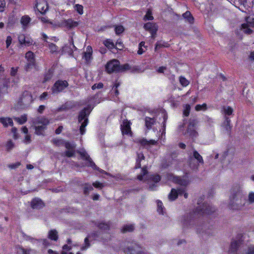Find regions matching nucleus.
<instances>
[{
    "label": "nucleus",
    "mask_w": 254,
    "mask_h": 254,
    "mask_svg": "<svg viewBox=\"0 0 254 254\" xmlns=\"http://www.w3.org/2000/svg\"><path fill=\"white\" fill-rule=\"evenodd\" d=\"M195 109L196 111H205L207 109V105L205 103L196 105Z\"/></svg>",
    "instance_id": "obj_40"
},
{
    "label": "nucleus",
    "mask_w": 254,
    "mask_h": 254,
    "mask_svg": "<svg viewBox=\"0 0 254 254\" xmlns=\"http://www.w3.org/2000/svg\"><path fill=\"white\" fill-rule=\"evenodd\" d=\"M68 85L67 82L66 81L59 80L57 81L53 88L52 91L53 93H58L63 91Z\"/></svg>",
    "instance_id": "obj_9"
},
{
    "label": "nucleus",
    "mask_w": 254,
    "mask_h": 254,
    "mask_svg": "<svg viewBox=\"0 0 254 254\" xmlns=\"http://www.w3.org/2000/svg\"><path fill=\"white\" fill-rule=\"evenodd\" d=\"M139 181L147 182L150 190H154L156 185L155 183L160 181V177L158 175H149L146 167H143L141 170V174L137 176Z\"/></svg>",
    "instance_id": "obj_1"
},
{
    "label": "nucleus",
    "mask_w": 254,
    "mask_h": 254,
    "mask_svg": "<svg viewBox=\"0 0 254 254\" xmlns=\"http://www.w3.org/2000/svg\"><path fill=\"white\" fill-rule=\"evenodd\" d=\"M12 42V38L10 36H8L6 38L5 43H6V48H8L10 45L11 44Z\"/></svg>",
    "instance_id": "obj_51"
},
{
    "label": "nucleus",
    "mask_w": 254,
    "mask_h": 254,
    "mask_svg": "<svg viewBox=\"0 0 254 254\" xmlns=\"http://www.w3.org/2000/svg\"><path fill=\"white\" fill-rule=\"evenodd\" d=\"M14 147V144L11 140L8 141L5 145V147L7 150L10 151Z\"/></svg>",
    "instance_id": "obj_48"
},
{
    "label": "nucleus",
    "mask_w": 254,
    "mask_h": 254,
    "mask_svg": "<svg viewBox=\"0 0 254 254\" xmlns=\"http://www.w3.org/2000/svg\"><path fill=\"white\" fill-rule=\"evenodd\" d=\"M153 19V17L152 15L151 11L150 10H148L147 11L145 15L144 16V20H152Z\"/></svg>",
    "instance_id": "obj_50"
},
{
    "label": "nucleus",
    "mask_w": 254,
    "mask_h": 254,
    "mask_svg": "<svg viewBox=\"0 0 254 254\" xmlns=\"http://www.w3.org/2000/svg\"><path fill=\"white\" fill-rule=\"evenodd\" d=\"M157 205V211L159 214H163L164 212V207L162 202L158 200L156 201Z\"/></svg>",
    "instance_id": "obj_38"
},
{
    "label": "nucleus",
    "mask_w": 254,
    "mask_h": 254,
    "mask_svg": "<svg viewBox=\"0 0 254 254\" xmlns=\"http://www.w3.org/2000/svg\"><path fill=\"white\" fill-rule=\"evenodd\" d=\"M74 9L80 14L83 13V6L80 4H75L74 6Z\"/></svg>",
    "instance_id": "obj_49"
},
{
    "label": "nucleus",
    "mask_w": 254,
    "mask_h": 254,
    "mask_svg": "<svg viewBox=\"0 0 254 254\" xmlns=\"http://www.w3.org/2000/svg\"><path fill=\"white\" fill-rule=\"evenodd\" d=\"M134 229L133 225L128 224L124 226L122 229L123 232H131Z\"/></svg>",
    "instance_id": "obj_42"
},
{
    "label": "nucleus",
    "mask_w": 254,
    "mask_h": 254,
    "mask_svg": "<svg viewBox=\"0 0 254 254\" xmlns=\"http://www.w3.org/2000/svg\"><path fill=\"white\" fill-rule=\"evenodd\" d=\"M91 239V236L89 235L86 237L84 240V246L81 248V250H85L89 247V244L88 243L89 239Z\"/></svg>",
    "instance_id": "obj_46"
},
{
    "label": "nucleus",
    "mask_w": 254,
    "mask_h": 254,
    "mask_svg": "<svg viewBox=\"0 0 254 254\" xmlns=\"http://www.w3.org/2000/svg\"><path fill=\"white\" fill-rule=\"evenodd\" d=\"M19 43L22 45L28 46L32 44V41L30 38L26 37L24 34H19L18 36Z\"/></svg>",
    "instance_id": "obj_17"
},
{
    "label": "nucleus",
    "mask_w": 254,
    "mask_h": 254,
    "mask_svg": "<svg viewBox=\"0 0 254 254\" xmlns=\"http://www.w3.org/2000/svg\"><path fill=\"white\" fill-rule=\"evenodd\" d=\"M129 68V66L127 64L121 67L119 61L116 60L110 61L106 65V69L108 73H111L120 70H127Z\"/></svg>",
    "instance_id": "obj_4"
},
{
    "label": "nucleus",
    "mask_w": 254,
    "mask_h": 254,
    "mask_svg": "<svg viewBox=\"0 0 254 254\" xmlns=\"http://www.w3.org/2000/svg\"><path fill=\"white\" fill-rule=\"evenodd\" d=\"M103 87V84L102 83H98L97 84H94L92 86V89L93 90H95L96 89H101Z\"/></svg>",
    "instance_id": "obj_56"
},
{
    "label": "nucleus",
    "mask_w": 254,
    "mask_h": 254,
    "mask_svg": "<svg viewBox=\"0 0 254 254\" xmlns=\"http://www.w3.org/2000/svg\"><path fill=\"white\" fill-rule=\"evenodd\" d=\"M190 106L189 104H186L184 106L183 114L185 116H188L190 114Z\"/></svg>",
    "instance_id": "obj_44"
},
{
    "label": "nucleus",
    "mask_w": 254,
    "mask_h": 254,
    "mask_svg": "<svg viewBox=\"0 0 254 254\" xmlns=\"http://www.w3.org/2000/svg\"><path fill=\"white\" fill-rule=\"evenodd\" d=\"M196 124L197 122L194 120L190 122L185 134L189 135L192 138L196 137L197 134V133L196 131Z\"/></svg>",
    "instance_id": "obj_7"
},
{
    "label": "nucleus",
    "mask_w": 254,
    "mask_h": 254,
    "mask_svg": "<svg viewBox=\"0 0 254 254\" xmlns=\"http://www.w3.org/2000/svg\"><path fill=\"white\" fill-rule=\"evenodd\" d=\"M144 28L146 30L150 32L152 38L154 37L158 29V26L155 23L148 22L144 24Z\"/></svg>",
    "instance_id": "obj_15"
},
{
    "label": "nucleus",
    "mask_w": 254,
    "mask_h": 254,
    "mask_svg": "<svg viewBox=\"0 0 254 254\" xmlns=\"http://www.w3.org/2000/svg\"><path fill=\"white\" fill-rule=\"evenodd\" d=\"M184 18L186 19L189 23H191L193 22V18L192 17L191 13L189 11H187L183 15Z\"/></svg>",
    "instance_id": "obj_36"
},
{
    "label": "nucleus",
    "mask_w": 254,
    "mask_h": 254,
    "mask_svg": "<svg viewBox=\"0 0 254 254\" xmlns=\"http://www.w3.org/2000/svg\"><path fill=\"white\" fill-rule=\"evenodd\" d=\"M203 207L202 209H200L199 211H201L203 213L209 214L210 213L209 210H208L209 206L206 204H203Z\"/></svg>",
    "instance_id": "obj_53"
},
{
    "label": "nucleus",
    "mask_w": 254,
    "mask_h": 254,
    "mask_svg": "<svg viewBox=\"0 0 254 254\" xmlns=\"http://www.w3.org/2000/svg\"><path fill=\"white\" fill-rule=\"evenodd\" d=\"M240 244V241H232L231 243V246H230L229 252L231 253H234V252H235L237 250L238 247L239 246Z\"/></svg>",
    "instance_id": "obj_29"
},
{
    "label": "nucleus",
    "mask_w": 254,
    "mask_h": 254,
    "mask_svg": "<svg viewBox=\"0 0 254 254\" xmlns=\"http://www.w3.org/2000/svg\"><path fill=\"white\" fill-rule=\"evenodd\" d=\"M193 155L194 158L196 160H197V161L199 163H200L201 164L203 163V160L202 156L196 151H193Z\"/></svg>",
    "instance_id": "obj_39"
},
{
    "label": "nucleus",
    "mask_w": 254,
    "mask_h": 254,
    "mask_svg": "<svg viewBox=\"0 0 254 254\" xmlns=\"http://www.w3.org/2000/svg\"><path fill=\"white\" fill-rule=\"evenodd\" d=\"M143 47L145 48V43L144 42H141L139 44V50L137 52V53L139 55H141L144 52V51L142 49Z\"/></svg>",
    "instance_id": "obj_54"
},
{
    "label": "nucleus",
    "mask_w": 254,
    "mask_h": 254,
    "mask_svg": "<svg viewBox=\"0 0 254 254\" xmlns=\"http://www.w3.org/2000/svg\"><path fill=\"white\" fill-rule=\"evenodd\" d=\"M93 186L96 188L101 189L103 187L104 185L103 184L100 183L98 182H96L93 184Z\"/></svg>",
    "instance_id": "obj_62"
},
{
    "label": "nucleus",
    "mask_w": 254,
    "mask_h": 254,
    "mask_svg": "<svg viewBox=\"0 0 254 254\" xmlns=\"http://www.w3.org/2000/svg\"><path fill=\"white\" fill-rule=\"evenodd\" d=\"M11 131L13 133V137L16 139L18 138V133L17 132V129L15 127H13L11 129Z\"/></svg>",
    "instance_id": "obj_60"
},
{
    "label": "nucleus",
    "mask_w": 254,
    "mask_h": 254,
    "mask_svg": "<svg viewBox=\"0 0 254 254\" xmlns=\"http://www.w3.org/2000/svg\"><path fill=\"white\" fill-rule=\"evenodd\" d=\"M92 108L87 107L82 110L78 116V122L81 124L80 132L83 135L85 133V127L88 124V116L89 115Z\"/></svg>",
    "instance_id": "obj_3"
},
{
    "label": "nucleus",
    "mask_w": 254,
    "mask_h": 254,
    "mask_svg": "<svg viewBox=\"0 0 254 254\" xmlns=\"http://www.w3.org/2000/svg\"><path fill=\"white\" fill-rule=\"evenodd\" d=\"M137 142L147 149H150L152 146H157L158 145V141L155 140H147L143 138L138 139Z\"/></svg>",
    "instance_id": "obj_10"
},
{
    "label": "nucleus",
    "mask_w": 254,
    "mask_h": 254,
    "mask_svg": "<svg viewBox=\"0 0 254 254\" xmlns=\"http://www.w3.org/2000/svg\"><path fill=\"white\" fill-rule=\"evenodd\" d=\"M53 142L57 145H61L63 144H64L65 147L67 149H73L75 147L74 143L70 142H64L62 139L56 138L53 140Z\"/></svg>",
    "instance_id": "obj_18"
},
{
    "label": "nucleus",
    "mask_w": 254,
    "mask_h": 254,
    "mask_svg": "<svg viewBox=\"0 0 254 254\" xmlns=\"http://www.w3.org/2000/svg\"><path fill=\"white\" fill-rule=\"evenodd\" d=\"M72 51V49L71 47H70L69 48L67 49L66 46H64V47H63L62 51H61V53L63 54L64 53L67 52V53L70 54L71 53Z\"/></svg>",
    "instance_id": "obj_55"
},
{
    "label": "nucleus",
    "mask_w": 254,
    "mask_h": 254,
    "mask_svg": "<svg viewBox=\"0 0 254 254\" xmlns=\"http://www.w3.org/2000/svg\"><path fill=\"white\" fill-rule=\"evenodd\" d=\"M0 123H1L4 127H7L8 126H12L13 125L12 119L8 117L0 118Z\"/></svg>",
    "instance_id": "obj_24"
},
{
    "label": "nucleus",
    "mask_w": 254,
    "mask_h": 254,
    "mask_svg": "<svg viewBox=\"0 0 254 254\" xmlns=\"http://www.w3.org/2000/svg\"><path fill=\"white\" fill-rule=\"evenodd\" d=\"M123 43L121 41L118 40L116 42L115 48L118 50H122L123 48Z\"/></svg>",
    "instance_id": "obj_57"
},
{
    "label": "nucleus",
    "mask_w": 254,
    "mask_h": 254,
    "mask_svg": "<svg viewBox=\"0 0 254 254\" xmlns=\"http://www.w3.org/2000/svg\"><path fill=\"white\" fill-rule=\"evenodd\" d=\"M92 49L91 46H87L86 48V52L84 53L83 58L85 59L86 62L90 61L92 58Z\"/></svg>",
    "instance_id": "obj_23"
},
{
    "label": "nucleus",
    "mask_w": 254,
    "mask_h": 254,
    "mask_svg": "<svg viewBox=\"0 0 254 254\" xmlns=\"http://www.w3.org/2000/svg\"><path fill=\"white\" fill-rule=\"evenodd\" d=\"M128 252L131 254H142V249L136 245L131 250H129Z\"/></svg>",
    "instance_id": "obj_28"
},
{
    "label": "nucleus",
    "mask_w": 254,
    "mask_h": 254,
    "mask_svg": "<svg viewBox=\"0 0 254 254\" xmlns=\"http://www.w3.org/2000/svg\"><path fill=\"white\" fill-rule=\"evenodd\" d=\"M145 125L146 127L148 129H150L151 128L152 125H153L155 123V120L154 118H150L146 117L145 120Z\"/></svg>",
    "instance_id": "obj_27"
},
{
    "label": "nucleus",
    "mask_w": 254,
    "mask_h": 254,
    "mask_svg": "<svg viewBox=\"0 0 254 254\" xmlns=\"http://www.w3.org/2000/svg\"><path fill=\"white\" fill-rule=\"evenodd\" d=\"M121 128L123 134H131L130 123L128 121H124L121 125Z\"/></svg>",
    "instance_id": "obj_16"
},
{
    "label": "nucleus",
    "mask_w": 254,
    "mask_h": 254,
    "mask_svg": "<svg viewBox=\"0 0 254 254\" xmlns=\"http://www.w3.org/2000/svg\"><path fill=\"white\" fill-rule=\"evenodd\" d=\"M56 25L57 27H61L66 29H70L77 26L78 23L71 19H67L64 20L61 22L57 23Z\"/></svg>",
    "instance_id": "obj_8"
},
{
    "label": "nucleus",
    "mask_w": 254,
    "mask_h": 254,
    "mask_svg": "<svg viewBox=\"0 0 254 254\" xmlns=\"http://www.w3.org/2000/svg\"><path fill=\"white\" fill-rule=\"evenodd\" d=\"M5 6V2L4 0H0V12L4 10Z\"/></svg>",
    "instance_id": "obj_61"
},
{
    "label": "nucleus",
    "mask_w": 254,
    "mask_h": 254,
    "mask_svg": "<svg viewBox=\"0 0 254 254\" xmlns=\"http://www.w3.org/2000/svg\"><path fill=\"white\" fill-rule=\"evenodd\" d=\"M222 127L223 128L227 131L229 132L231 128L230 126V120L228 118H226L225 121L224 122Z\"/></svg>",
    "instance_id": "obj_32"
},
{
    "label": "nucleus",
    "mask_w": 254,
    "mask_h": 254,
    "mask_svg": "<svg viewBox=\"0 0 254 254\" xmlns=\"http://www.w3.org/2000/svg\"><path fill=\"white\" fill-rule=\"evenodd\" d=\"M180 82L181 84L183 86H187L189 84V81L184 77L181 76L180 77Z\"/></svg>",
    "instance_id": "obj_45"
},
{
    "label": "nucleus",
    "mask_w": 254,
    "mask_h": 254,
    "mask_svg": "<svg viewBox=\"0 0 254 254\" xmlns=\"http://www.w3.org/2000/svg\"><path fill=\"white\" fill-rule=\"evenodd\" d=\"M124 28L122 25H117L115 27V30L116 34H120L124 31Z\"/></svg>",
    "instance_id": "obj_47"
},
{
    "label": "nucleus",
    "mask_w": 254,
    "mask_h": 254,
    "mask_svg": "<svg viewBox=\"0 0 254 254\" xmlns=\"http://www.w3.org/2000/svg\"><path fill=\"white\" fill-rule=\"evenodd\" d=\"M144 160V156L143 154L141 153H137V158L136 161L135 168H139L141 167V161H143Z\"/></svg>",
    "instance_id": "obj_26"
},
{
    "label": "nucleus",
    "mask_w": 254,
    "mask_h": 254,
    "mask_svg": "<svg viewBox=\"0 0 254 254\" xmlns=\"http://www.w3.org/2000/svg\"><path fill=\"white\" fill-rule=\"evenodd\" d=\"M93 190V187L92 186L90 185V184H87V185H86L85 187H84V193H88L89 191L91 190Z\"/></svg>",
    "instance_id": "obj_58"
},
{
    "label": "nucleus",
    "mask_w": 254,
    "mask_h": 254,
    "mask_svg": "<svg viewBox=\"0 0 254 254\" xmlns=\"http://www.w3.org/2000/svg\"><path fill=\"white\" fill-rule=\"evenodd\" d=\"M222 112L226 115H231L233 112V109L229 106H224Z\"/></svg>",
    "instance_id": "obj_37"
},
{
    "label": "nucleus",
    "mask_w": 254,
    "mask_h": 254,
    "mask_svg": "<svg viewBox=\"0 0 254 254\" xmlns=\"http://www.w3.org/2000/svg\"><path fill=\"white\" fill-rule=\"evenodd\" d=\"M21 131L24 134L23 142L25 144H29L31 141V139L30 134L28 133V128L26 127H23Z\"/></svg>",
    "instance_id": "obj_19"
},
{
    "label": "nucleus",
    "mask_w": 254,
    "mask_h": 254,
    "mask_svg": "<svg viewBox=\"0 0 254 254\" xmlns=\"http://www.w3.org/2000/svg\"><path fill=\"white\" fill-rule=\"evenodd\" d=\"M25 58L27 61L26 69L27 70H28L35 66V59L33 53L31 51L27 52L25 55Z\"/></svg>",
    "instance_id": "obj_14"
},
{
    "label": "nucleus",
    "mask_w": 254,
    "mask_h": 254,
    "mask_svg": "<svg viewBox=\"0 0 254 254\" xmlns=\"http://www.w3.org/2000/svg\"><path fill=\"white\" fill-rule=\"evenodd\" d=\"M40 20L43 23H48V24L51 25L52 27L57 28V25H56L57 23L54 22L53 21L50 20L46 17H45V16L41 17L40 18Z\"/></svg>",
    "instance_id": "obj_31"
},
{
    "label": "nucleus",
    "mask_w": 254,
    "mask_h": 254,
    "mask_svg": "<svg viewBox=\"0 0 254 254\" xmlns=\"http://www.w3.org/2000/svg\"><path fill=\"white\" fill-rule=\"evenodd\" d=\"M182 194H184V197L186 198L188 197V194L186 192L184 189H180L178 190L173 189L169 195V198L171 200H174L177 198L178 194L181 195Z\"/></svg>",
    "instance_id": "obj_11"
},
{
    "label": "nucleus",
    "mask_w": 254,
    "mask_h": 254,
    "mask_svg": "<svg viewBox=\"0 0 254 254\" xmlns=\"http://www.w3.org/2000/svg\"><path fill=\"white\" fill-rule=\"evenodd\" d=\"M98 227L101 229H107L109 228V225L104 223H101L99 224Z\"/></svg>",
    "instance_id": "obj_59"
},
{
    "label": "nucleus",
    "mask_w": 254,
    "mask_h": 254,
    "mask_svg": "<svg viewBox=\"0 0 254 254\" xmlns=\"http://www.w3.org/2000/svg\"><path fill=\"white\" fill-rule=\"evenodd\" d=\"M43 202L39 198H35L31 202V206L33 208L39 209L43 207Z\"/></svg>",
    "instance_id": "obj_22"
},
{
    "label": "nucleus",
    "mask_w": 254,
    "mask_h": 254,
    "mask_svg": "<svg viewBox=\"0 0 254 254\" xmlns=\"http://www.w3.org/2000/svg\"><path fill=\"white\" fill-rule=\"evenodd\" d=\"M36 7L39 12L44 14L48 9V5L45 0H37Z\"/></svg>",
    "instance_id": "obj_12"
},
{
    "label": "nucleus",
    "mask_w": 254,
    "mask_h": 254,
    "mask_svg": "<svg viewBox=\"0 0 254 254\" xmlns=\"http://www.w3.org/2000/svg\"><path fill=\"white\" fill-rule=\"evenodd\" d=\"M50 121L46 117H38L33 121V126L35 130V134L38 135H44V131L49 124Z\"/></svg>",
    "instance_id": "obj_2"
},
{
    "label": "nucleus",
    "mask_w": 254,
    "mask_h": 254,
    "mask_svg": "<svg viewBox=\"0 0 254 254\" xmlns=\"http://www.w3.org/2000/svg\"><path fill=\"white\" fill-rule=\"evenodd\" d=\"M103 44L109 49H112L115 48L114 42L110 39L104 41Z\"/></svg>",
    "instance_id": "obj_33"
},
{
    "label": "nucleus",
    "mask_w": 254,
    "mask_h": 254,
    "mask_svg": "<svg viewBox=\"0 0 254 254\" xmlns=\"http://www.w3.org/2000/svg\"><path fill=\"white\" fill-rule=\"evenodd\" d=\"M15 121L18 122L19 124L22 125L25 123L27 120V116L25 115L21 116L20 117L14 118Z\"/></svg>",
    "instance_id": "obj_35"
},
{
    "label": "nucleus",
    "mask_w": 254,
    "mask_h": 254,
    "mask_svg": "<svg viewBox=\"0 0 254 254\" xmlns=\"http://www.w3.org/2000/svg\"><path fill=\"white\" fill-rule=\"evenodd\" d=\"M167 178L168 182L178 184L183 186L187 185L189 183V181L187 177H184L182 179L179 177H175L172 174H169L167 175Z\"/></svg>",
    "instance_id": "obj_6"
},
{
    "label": "nucleus",
    "mask_w": 254,
    "mask_h": 254,
    "mask_svg": "<svg viewBox=\"0 0 254 254\" xmlns=\"http://www.w3.org/2000/svg\"><path fill=\"white\" fill-rule=\"evenodd\" d=\"M31 250H25L22 247H18L17 248V254H30Z\"/></svg>",
    "instance_id": "obj_41"
},
{
    "label": "nucleus",
    "mask_w": 254,
    "mask_h": 254,
    "mask_svg": "<svg viewBox=\"0 0 254 254\" xmlns=\"http://www.w3.org/2000/svg\"><path fill=\"white\" fill-rule=\"evenodd\" d=\"M48 46L52 53L58 52V48L55 44L53 43H48Z\"/></svg>",
    "instance_id": "obj_43"
},
{
    "label": "nucleus",
    "mask_w": 254,
    "mask_h": 254,
    "mask_svg": "<svg viewBox=\"0 0 254 254\" xmlns=\"http://www.w3.org/2000/svg\"><path fill=\"white\" fill-rule=\"evenodd\" d=\"M242 254H254V246H248L244 250Z\"/></svg>",
    "instance_id": "obj_34"
},
{
    "label": "nucleus",
    "mask_w": 254,
    "mask_h": 254,
    "mask_svg": "<svg viewBox=\"0 0 254 254\" xmlns=\"http://www.w3.org/2000/svg\"><path fill=\"white\" fill-rule=\"evenodd\" d=\"M22 96L23 97L21 99L22 102L26 103L29 102H31L32 96L30 94H29L27 92H24Z\"/></svg>",
    "instance_id": "obj_30"
},
{
    "label": "nucleus",
    "mask_w": 254,
    "mask_h": 254,
    "mask_svg": "<svg viewBox=\"0 0 254 254\" xmlns=\"http://www.w3.org/2000/svg\"><path fill=\"white\" fill-rule=\"evenodd\" d=\"M17 68H14V67H12L11 68V71H10V74L12 76H14L16 73H17Z\"/></svg>",
    "instance_id": "obj_64"
},
{
    "label": "nucleus",
    "mask_w": 254,
    "mask_h": 254,
    "mask_svg": "<svg viewBox=\"0 0 254 254\" xmlns=\"http://www.w3.org/2000/svg\"><path fill=\"white\" fill-rule=\"evenodd\" d=\"M249 200L250 202H254V192H251L249 194Z\"/></svg>",
    "instance_id": "obj_63"
},
{
    "label": "nucleus",
    "mask_w": 254,
    "mask_h": 254,
    "mask_svg": "<svg viewBox=\"0 0 254 254\" xmlns=\"http://www.w3.org/2000/svg\"><path fill=\"white\" fill-rule=\"evenodd\" d=\"M48 236L49 239L56 241L58 239V232L56 230H51L48 232Z\"/></svg>",
    "instance_id": "obj_25"
},
{
    "label": "nucleus",
    "mask_w": 254,
    "mask_h": 254,
    "mask_svg": "<svg viewBox=\"0 0 254 254\" xmlns=\"http://www.w3.org/2000/svg\"><path fill=\"white\" fill-rule=\"evenodd\" d=\"M120 86L119 83H115L112 88V90L115 92V96L117 97L119 95V92L117 88Z\"/></svg>",
    "instance_id": "obj_52"
},
{
    "label": "nucleus",
    "mask_w": 254,
    "mask_h": 254,
    "mask_svg": "<svg viewBox=\"0 0 254 254\" xmlns=\"http://www.w3.org/2000/svg\"><path fill=\"white\" fill-rule=\"evenodd\" d=\"M79 153L80 154L83 159L87 161V165L93 168L95 167V164L91 161L89 156L88 155L85 150H81L79 151Z\"/></svg>",
    "instance_id": "obj_20"
},
{
    "label": "nucleus",
    "mask_w": 254,
    "mask_h": 254,
    "mask_svg": "<svg viewBox=\"0 0 254 254\" xmlns=\"http://www.w3.org/2000/svg\"><path fill=\"white\" fill-rule=\"evenodd\" d=\"M246 23L242 24V30L246 34H251L252 30L250 27H254V15H250L246 18Z\"/></svg>",
    "instance_id": "obj_5"
},
{
    "label": "nucleus",
    "mask_w": 254,
    "mask_h": 254,
    "mask_svg": "<svg viewBox=\"0 0 254 254\" xmlns=\"http://www.w3.org/2000/svg\"><path fill=\"white\" fill-rule=\"evenodd\" d=\"M31 18L28 15H24L20 19V23L22 26V28L25 29L28 26L29 24L31 22Z\"/></svg>",
    "instance_id": "obj_21"
},
{
    "label": "nucleus",
    "mask_w": 254,
    "mask_h": 254,
    "mask_svg": "<svg viewBox=\"0 0 254 254\" xmlns=\"http://www.w3.org/2000/svg\"><path fill=\"white\" fill-rule=\"evenodd\" d=\"M78 246L75 245H72L70 240H67V244L63 246L62 254H73L75 252L74 249Z\"/></svg>",
    "instance_id": "obj_13"
}]
</instances>
